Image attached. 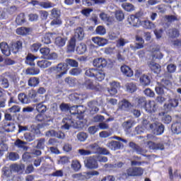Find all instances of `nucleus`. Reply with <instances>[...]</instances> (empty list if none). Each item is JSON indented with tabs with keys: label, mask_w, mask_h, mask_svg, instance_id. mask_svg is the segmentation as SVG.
Here are the masks:
<instances>
[{
	"label": "nucleus",
	"mask_w": 181,
	"mask_h": 181,
	"mask_svg": "<svg viewBox=\"0 0 181 181\" xmlns=\"http://www.w3.org/2000/svg\"><path fill=\"white\" fill-rule=\"evenodd\" d=\"M149 148L153 151H163L165 149V145L162 143H155L152 141H149L148 144Z\"/></svg>",
	"instance_id": "25"
},
{
	"label": "nucleus",
	"mask_w": 181,
	"mask_h": 181,
	"mask_svg": "<svg viewBox=\"0 0 181 181\" xmlns=\"http://www.w3.org/2000/svg\"><path fill=\"white\" fill-rule=\"evenodd\" d=\"M3 129H4L6 132H13L15 129V124L12 122L5 123L3 126Z\"/></svg>",
	"instance_id": "45"
},
{
	"label": "nucleus",
	"mask_w": 181,
	"mask_h": 181,
	"mask_svg": "<svg viewBox=\"0 0 181 181\" xmlns=\"http://www.w3.org/2000/svg\"><path fill=\"white\" fill-rule=\"evenodd\" d=\"M171 130L173 134H179L181 133V122H175L171 126Z\"/></svg>",
	"instance_id": "39"
},
{
	"label": "nucleus",
	"mask_w": 181,
	"mask_h": 181,
	"mask_svg": "<svg viewBox=\"0 0 181 181\" xmlns=\"http://www.w3.org/2000/svg\"><path fill=\"white\" fill-rule=\"evenodd\" d=\"M172 74H164V78H163L160 81L161 86L163 87H169V86H172Z\"/></svg>",
	"instance_id": "26"
},
{
	"label": "nucleus",
	"mask_w": 181,
	"mask_h": 181,
	"mask_svg": "<svg viewBox=\"0 0 181 181\" xmlns=\"http://www.w3.org/2000/svg\"><path fill=\"white\" fill-rule=\"evenodd\" d=\"M167 72L165 74H173V73H175L176 71L177 66L175 64H170L167 66Z\"/></svg>",
	"instance_id": "54"
},
{
	"label": "nucleus",
	"mask_w": 181,
	"mask_h": 181,
	"mask_svg": "<svg viewBox=\"0 0 181 181\" xmlns=\"http://www.w3.org/2000/svg\"><path fill=\"white\" fill-rule=\"evenodd\" d=\"M126 90L127 93H135L136 91V85L134 83H127L126 84Z\"/></svg>",
	"instance_id": "47"
},
{
	"label": "nucleus",
	"mask_w": 181,
	"mask_h": 181,
	"mask_svg": "<svg viewBox=\"0 0 181 181\" xmlns=\"http://www.w3.org/2000/svg\"><path fill=\"white\" fill-rule=\"evenodd\" d=\"M85 166L87 169H98V162L93 157L88 158L85 161Z\"/></svg>",
	"instance_id": "12"
},
{
	"label": "nucleus",
	"mask_w": 181,
	"mask_h": 181,
	"mask_svg": "<svg viewBox=\"0 0 181 181\" xmlns=\"http://www.w3.org/2000/svg\"><path fill=\"white\" fill-rule=\"evenodd\" d=\"M120 70L124 76L126 77H132L134 76V71L128 65L124 64L120 67Z\"/></svg>",
	"instance_id": "23"
},
{
	"label": "nucleus",
	"mask_w": 181,
	"mask_h": 181,
	"mask_svg": "<svg viewBox=\"0 0 181 181\" xmlns=\"http://www.w3.org/2000/svg\"><path fill=\"white\" fill-rule=\"evenodd\" d=\"M85 75L87 77L95 78L97 81H103L105 78V72L102 69L90 68L86 71Z\"/></svg>",
	"instance_id": "1"
},
{
	"label": "nucleus",
	"mask_w": 181,
	"mask_h": 181,
	"mask_svg": "<svg viewBox=\"0 0 181 181\" xmlns=\"http://www.w3.org/2000/svg\"><path fill=\"white\" fill-rule=\"evenodd\" d=\"M133 107L134 105L128 101V100L123 99L120 102L119 110H120V111H126V112H129V111H131V108H133Z\"/></svg>",
	"instance_id": "11"
},
{
	"label": "nucleus",
	"mask_w": 181,
	"mask_h": 181,
	"mask_svg": "<svg viewBox=\"0 0 181 181\" xmlns=\"http://www.w3.org/2000/svg\"><path fill=\"white\" fill-rule=\"evenodd\" d=\"M37 66H38L40 69H47V67L52 66V62L47 59L39 60L37 62Z\"/></svg>",
	"instance_id": "37"
},
{
	"label": "nucleus",
	"mask_w": 181,
	"mask_h": 181,
	"mask_svg": "<svg viewBox=\"0 0 181 181\" xmlns=\"http://www.w3.org/2000/svg\"><path fill=\"white\" fill-rule=\"evenodd\" d=\"M62 122L64 124L62 127L63 129H70L71 127L74 128L75 122L74 119L71 118V116H69L67 117L64 118L62 119Z\"/></svg>",
	"instance_id": "15"
},
{
	"label": "nucleus",
	"mask_w": 181,
	"mask_h": 181,
	"mask_svg": "<svg viewBox=\"0 0 181 181\" xmlns=\"http://www.w3.org/2000/svg\"><path fill=\"white\" fill-rule=\"evenodd\" d=\"M1 86L3 88H9V81L8 78L4 77L1 79Z\"/></svg>",
	"instance_id": "64"
},
{
	"label": "nucleus",
	"mask_w": 181,
	"mask_h": 181,
	"mask_svg": "<svg viewBox=\"0 0 181 181\" xmlns=\"http://www.w3.org/2000/svg\"><path fill=\"white\" fill-rule=\"evenodd\" d=\"M25 168V166H23L19 164H13L11 165V169L13 172H17V173H21L22 170Z\"/></svg>",
	"instance_id": "49"
},
{
	"label": "nucleus",
	"mask_w": 181,
	"mask_h": 181,
	"mask_svg": "<svg viewBox=\"0 0 181 181\" xmlns=\"http://www.w3.org/2000/svg\"><path fill=\"white\" fill-rule=\"evenodd\" d=\"M110 86L111 88L109 90V93H110L111 95H115V94L118 93V90L117 88H118L119 83L117 81H112V83H110Z\"/></svg>",
	"instance_id": "41"
},
{
	"label": "nucleus",
	"mask_w": 181,
	"mask_h": 181,
	"mask_svg": "<svg viewBox=\"0 0 181 181\" xmlns=\"http://www.w3.org/2000/svg\"><path fill=\"white\" fill-rule=\"evenodd\" d=\"M40 81H39V78L37 77H31L28 80V86L30 87H36Z\"/></svg>",
	"instance_id": "48"
},
{
	"label": "nucleus",
	"mask_w": 181,
	"mask_h": 181,
	"mask_svg": "<svg viewBox=\"0 0 181 181\" xmlns=\"http://www.w3.org/2000/svg\"><path fill=\"white\" fill-rule=\"evenodd\" d=\"M24 138H25V141H27V142H32V141H35V136L33 134V133L26 132L24 134Z\"/></svg>",
	"instance_id": "59"
},
{
	"label": "nucleus",
	"mask_w": 181,
	"mask_h": 181,
	"mask_svg": "<svg viewBox=\"0 0 181 181\" xmlns=\"http://www.w3.org/2000/svg\"><path fill=\"white\" fill-rule=\"evenodd\" d=\"M53 39V33H47L42 38V42L44 45H50L52 43V40Z\"/></svg>",
	"instance_id": "43"
},
{
	"label": "nucleus",
	"mask_w": 181,
	"mask_h": 181,
	"mask_svg": "<svg viewBox=\"0 0 181 181\" xmlns=\"http://www.w3.org/2000/svg\"><path fill=\"white\" fill-rule=\"evenodd\" d=\"M71 168L75 172H78V170L81 169V164L80 163V161L77 160H73Z\"/></svg>",
	"instance_id": "53"
},
{
	"label": "nucleus",
	"mask_w": 181,
	"mask_h": 181,
	"mask_svg": "<svg viewBox=\"0 0 181 181\" xmlns=\"http://www.w3.org/2000/svg\"><path fill=\"white\" fill-rule=\"evenodd\" d=\"M65 64L66 66H70V67H78V62L75 59H66L65 60Z\"/></svg>",
	"instance_id": "51"
},
{
	"label": "nucleus",
	"mask_w": 181,
	"mask_h": 181,
	"mask_svg": "<svg viewBox=\"0 0 181 181\" xmlns=\"http://www.w3.org/2000/svg\"><path fill=\"white\" fill-rule=\"evenodd\" d=\"M140 83H141L143 86H149V84H151V77L144 74L140 77Z\"/></svg>",
	"instance_id": "44"
},
{
	"label": "nucleus",
	"mask_w": 181,
	"mask_h": 181,
	"mask_svg": "<svg viewBox=\"0 0 181 181\" xmlns=\"http://www.w3.org/2000/svg\"><path fill=\"white\" fill-rule=\"evenodd\" d=\"M147 103L148 101L146 100V98L144 97H141L137 99V105L141 108H145Z\"/></svg>",
	"instance_id": "52"
},
{
	"label": "nucleus",
	"mask_w": 181,
	"mask_h": 181,
	"mask_svg": "<svg viewBox=\"0 0 181 181\" xmlns=\"http://www.w3.org/2000/svg\"><path fill=\"white\" fill-rule=\"evenodd\" d=\"M107 64V59L104 58H96L93 61V66L97 67V69H104Z\"/></svg>",
	"instance_id": "16"
},
{
	"label": "nucleus",
	"mask_w": 181,
	"mask_h": 181,
	"mask_svg": "<svg viewBox=\"0 0 181 181\" xmlns=\"http://www.w3.org/2000/svg\"><path fill=\"white\" fill-rule=\"evenodd\" d=\"M46 136H52L54 138H58V139H64V133L62 132H56L54 130H49L46 132Z\"/></svg>",
	"instance_id": "19"
},
{
	"label": "nucleus",
	"mask_w": 181,
	"mask_h": 181,
	"mask_svg": "<svg viewBox=\"0 0 181 181\" xmlns=\"http://www.w3.org/2000/svg\"><path fill=\"white\" fill-rule=\"evenodd\" d=\"M159 117H161V121L163 124H170L172 122V116L168 115L165 112L158 113Z\"/></svg>",
	"instance_id": "31"
},
{
	"label": "nucleus",
	"mask_w": 181,
	"mask_h": 181,
	"mask_svg": "<svg viewBox=\"0 0 181 181\" xmlns=\"http://www.w3.org/2000/svg\"><path fill=\"white\" fill-rule=\"evenodd\" d=\"M83 87L86 90H91L92 91H99L100 90V86L95 85L94 81L93 79L86 78L85 81L82 83Z\"/></svg>",
	"instance_id": "8"
},
{
	"label": "nucleus",
	"mask_w": 181,
	"mask_h": 181,
	"mask_svg": "<svg viewBox=\"0 0 181 181\" xmlns=\"http://www.w3.org/2000/svg\"><path fill=\"white\" fill-rule=\"evenodd\" d=\"M127 177H135V176H142L144 175V169L141 167L129 168L126 170Z\"/></svg>",
	"instance_id": "5"
},
{
	"label": "nucleus",
	"mask_w": 181,
	"mask_h": 181,
	"mask_svg": "<svg viewBox=\"0 0 181 181\" xmlns=\"http://www.w3.org/2000/svg\"><path fill=\"white\" fill-rule=\"evenodd\" d=\"M76 51L77 54H84V53L87 52V45L85 43L81 42L78 45Z\"/></svg>",
	"instance_id": "40"
},
{
	"label": "nucleus",
	"mask_w": 181,
	"mask_h": 181,
	"mask_svg": "<svg viewBox=\"0 0 181 181\" xmlns=\"http://www.w3.org/2000/svg\"><path fill=\"white\" fill-rule=\"evenodd\" d=\"M37 122H40L42 127H46L47 125V122H50V119L47 117V115H45V113H38L35 118Z\"/></svg>",
	"instance_id": "14"
},
{
	"label": "nucleus",
	"mask_w": 181,
	"mask_h": 181,
	"mask_svg": "<svg viewBox=\"0 0 181 181\" xmlns=\"http://www.w3.org/2000/svg\"><path fill=\"white\" fill-rule=\"evenodd\" d=\"M37 59V57L35 56L32 53H28L25 57V63L31 67H35L36 64H35V60Z\"/></svg>",
	"instance_id": "24"
},
{
	"label": "nucleus",
	"mask_w": 181,
	"mask_h": 181,
	"mask_svg": "<svg viewBox=\"0 0 181 181\" xmlns=\"http://www.w3.org/2000/svg\"><path fill=\"white\" fill-rule=\"evenodd\" d=\"M74 37L78 40H83L84 39V29L81 27L76 28Z\"/></svg>",
	"instance_id": "36"
},
{
	"label": "nucleus",
	"mask_w": 181,
	"mask_h": 181,
	"mask_svg": "<svg viewBox=\"0 0 181 181\" xmlns=\"http://www.w3.org/2000/svg\"><path fill=\"white\" fill-rule=\"evenodd\" d=\"M76 138L80 142H86L88 138V134L84 132H81L77 134Z\"/></svg>",
	"instance_id": "46"
},
{
	"label": "nucleus",
	"mask_w": 181,
	"mask_h": 181,
	"mask_svg": "<svg viewBox=\"0 0 181 181\" xmlns=\"http://www.w3.org/2000/svg\"><path fill=\"white\" fill-rule=\"evenodd\" d=\"M52 69L54 73L57 74V78H62L64 74H67V71L69 70L66 63H59L57 66L52 67Z\"/></svg>",
	"instance_id": "3"
},
{
	"label": "nucleus",
	"mask_w": 181,
	"mask_h": 181,
	"mask_svg": "<svg viewBox=\"0 0 181 181\" xmlns=\"http://www.w3.org/2000/svg\"><path fill=\"white\" fill-rule=\"evenodd\" d=\"M30 30H32L30 28L21 27L16 30V33L20 35V36H26V35L30 33Z\"/></svg>",
	"instance_id": "33"
},
{
	"label": "nucleus",
	"mask_w": 181,
	"mask_h": 181,
	"mask_svg": "<svg viewBox=\"0 0 181 181\" xmlns=\"http://www.w3.org/2000/svg\"><path fill=\"white\" fill-rule=\"evenodd\" d=\"M87 125V119H84V113L76 116L74 128L76 129H83Z\"/></svg>",
	"instance_id": "9"
},
{
	"label": "nucleus",
	"mask_w": 181,
	"mask_h": 181,
	"mask_svg": "<svg viewBox=\"0 0 181 181\" xmlns=\"http://www.w3.org/2000/svg\"><path fill=\"white\" fill-rule=\"evenodd\" d=\"M135 39L136 42H139V43L136 42L135 46L131 45L130 46L131 49H132V50H138L139 49H144V45L145 43V40H144V38H142L139 35H136Z\"/></svg>",
	"instance_id": "18"
},
{
	"label": "nucleus",
	"mask_w": 181,
	"mask_h": 181,
	"mask_svg": "<svg viewBox=\"0 0 181 181\" xmlns=\"http://www.w3.org/2000/svg\"><path fill=\"white\" fill-rule=\"evenodd\" d=\"M37 144L35 146L37 149H45V142H46V139L45 138H41L37 140Z\"/></svg>",
	"instance_id": "55"
},
{
	"label": "nucleus",
	"mask_w": 181,
	"mask_h": 181,
	"mask_svg": "<svg viewBox=\"0 0 181 181\" xmlns=\"http://www.w3.org/2000/svg\"><path fill=\"white\" fill-rule=\"evenodd\" d=\"M26 74H28V76H37L39 73H40V69L37 67H28L25 70Z\"/></svg>",
	"instance_id": "38"
},
{
	"label": "nucleus",
	"mask_w": 181,
	"mask_h": 181,
	"mask_svg": "<svg viewBox=\"0 0 181 181\" xmlns=\"http://www.w3.org/2000/svg\"><path fill=\"white\" fill-rule=\"evenodd\" d=\"M149 128L154 135H162V133L165 131V126L159 122L149 124Z\"/></svg>",
	"instance_id": "7"
},
{
	"label": "nucleus",
	"mask_w": 181,
	"mask_h": 181,
	"mask_svg": "<svg viewBox=\"0 0 181 181\" xmlns=\"http://www.w3.org/2000/svg\"><path fill=\"white\" fill-rule=\"evenodd\" d=\"M122 8L124 9V11H127V12H132V11L135 10V7H134V5L129 3L122 4Z\"/></svg>",
	"instance_id": "60"
},
{
	"label": "nucleus",
	"mask_w": 181,
	"mask_h": 181,
	"mask_svg": "<svg viewBox=\"0 0 181 181\" xmlns=\"http://www.w3.org/2000/svg\"><path fill=\"white\" fill-rule=\"evenodd\" d=\"M93 42L98 45V46H105L107 43H108V40L105 38L100 37H95L92 38Z\"/></svg>",
	"instance_id": "35"
},
{
	"label": "nucleus",
	"mask_w": 181,
	"mask_h": 181,
	"mask_svg": "<svg viewBox=\"0 0 181 181\" xmlns=\"http://www.w3.org/2000/svg\"><path fill=\"white\" fill-rule=\"evenodd\" d=\"M99 16L103 22H112V18L105 13H101Z\"/></svg>",
	"instance_id": "56"
},
{
	"label": "nucleus",
	"mask_w": 181,
	"mask_h": 181,
	"mask_svg": "<svg viewBox=\"0 0 181 181\" xmlns=\"http://www.w3.org/2000/svg\"><path fill=\"white\" fill-rule=\"evenodd\" d=\"M76 42H77V40H76V37H71L66 46L67 53H74V52L76 50Z\"/></svg>",
	"instance_id": "21"
},
{
	"label": "nucleus",
	"mask_w": 181,
	"mask_h": 181,
	"mask_svg": "<svg viewBox=\"0 0 181 181\" xmlns=\"http://www.w3.org/2000/svg\"><path fill=\"white\" fill-rule=\"evenodd\" d=\"M31 5H33V6H36L37 8H44L45 9H47L49 8H53L54 5L50 2H41L39 3L36 1H33L31 2Z\"/></svg>",
	"instance_id": "22"
},
{
	"label": "nucleus",
	"mask_w": 181,
	"mask_h": 181,
	"mask_svg": "<svg viewBox=\"0 0 181 181\" xmlns=\"http://www.w3.org/2000/svg\"><path fill=\"white\" fill-rule=\"evenodd\" d=\"M98 175H100V173L98 171H89L86 173V179H91L93 176H98Z\"/></svg>",
	"instance_id": "62"
},
{
	"label": "nucleus",
	"mask_w": 181,
	"mask_h": 181,
	"mask_svg": "<svg viewBox=\"0 0 181 181\" xmlns=\"http://www.w3.org/2000/svg\"><path fill=\"white\" fill-rule=\"evenodd\" d=\"M129 146L130 148H132V149H134V151H135V152H136V153L138 155H143V156H146V155L143 154L144 153V149H142V148H141V146H139L136 144L131 141L129 144Z\"/></svg>",
	"instance_id": "34"
},
{
	"label": "nucleus",
	"mask_w": 181,
	"mask_h": 181,
	"mask_svg": "<svg viewBox=\"0 0 181 181\" xmlns=\"http://www.w3.org/2000/svg\"><path fill=\"white\" fill-rule=\"evenodd\" d=\"M115 15L116 19L119 22H121V21H124V18H125L124 13L121 10L116 11Z\"/></svg>",
	"instance_id": "58"
},
{
	"label": "nucleus",
	"mask_w": 181,
	"mask_h": 181,
	"mask_svg": "<svg viewBox=\"0 0 181 181\" xmlns=\"http://www.w3.org/2000/svg\"><path fill=\"white\" fill-rule=\"evenodd\" d=\"M66 42H67V37L59 36L55 38L54 45L57 47H64L66 46Z\"/></svg>",
	"instance_id": "28"
},
{
	"label": "nucleus",
	"mask_w": 181,
	"mask_h": 181,
	"mask_svg": "<svg viewBox=\"0 0 181 181\" xmlns=\"http://www.w3.org/2000/svg\"><path fill=\"white\" fill-rule=\"evenodd\" d=\"M95 33L97 35H100V36H103L107 33V30H105V28L103 25H99L95 29Z\"/></svg>",
	"instance_id": "57"
},
{
	"label": "nucleus",
	"mask_w": 181,
	"mask_h": 181,
	"mask_svg": "<svg viewBox=\"0 0 181 181\" xmlns=\"http://www.w3.org/2000/svg\"><path fill=\"white\" fill-rule=\"evenodd\" d=\"M23 49V39L21 38L18 40L12 42L11 43V50L14 54H16L21 52Z\"/></svg>",
	"instance_id": "6"
},
{
	"label": "nucleus",
	"mask_w": 181,
	"mask_h": 181,
	"mask_svg": "<svg viewBox=\"0 0 181 181\" xmlns=\"http://www.w3.org/2000/svg\"><path fill=\"white\" fill-rule=\"evenodd\" d=\"M0 49L1 50V53L4 54V56H11V49H9V45H8V43L5 42H1Z\"/></svg>",
	"instance_id": "27"
},
{
	"label": "nucleus",
	"mask_w": 181,
	"mask_h": 181,
	"mask_svg": "<svg viewBox=\"0 0 181 181\" xmlns=\"http://www.w3.org/2000/svg\"><path fill=\"white\" fill-rule=\"evenodd\" d=\"M34 107L39 114H45L47 111V106L44 104V102L34 105Z\"/></svg>",
	"instance_id": "29"
},
{
	"label": "nucleus",
	"mask_w": 181,
	"mask_h": 181,
	"mask_svg": "<svg viewBox=\"0 0 181 181\" xmlns=\"http://www.w3.org/2000/svg\"><path fill=\"white\" fill-rule=\"evenodd\" d=\"M144 110L148 114H153V112H156L158 110L156 102L154 100H148L146 104Z\"/></svg>",
	"instance_id": "13"
},
{
	"label": "nucleus",
	"mask_w": 181,
	"mask_h": 181,
	"mask_svg": "<svg viewBox=\"0 0 181 181\" xmlns=\"http://www.w3.org/2000/svg\"><path fill=\"white\" fill-rule=\"evenodd\" d=\"M36 95H37L36 92L35 90H31L28 93V95L25 93H19L18 98L21 104H29L36 98Z\"/></svg>",
	"instance_id": "2"
},
{
	"label": "nucleus",
	"mask_w": 181,
	"mask_h": 181,
	"mask_svg": "<svg viewBox=\"0 0 181 181\" xmlns=\"http://www.w3.org/2000/svg\"><path fill=\"white\" fill-rule=\"evenodd\" d=\"M64 81L66 84H67V86H69V87H75L76 84H77V79L71 76H68L65 78Z\"/></svg>",
	"instance_id": "42"
},
{
	"label": "nucleus",
	"mask_w": 181,
	"mask_h": 181,
	"mask_svg": "<svg viewBox=\"0 0 181 181\" xmlns=\"http://www.w3.org/2000/svg\"><path fill=\"white\" fill-rule=\"evenodd\" d=\"M8 160H11L12 162H15L18 160H19V153H18L17 152H10L8 153Z\"/></svg>",
	"instance_id": "50"
},
{
	"label": "nucleus",
	"mask_w": 181,
	"mask_h": 181,
	"mask_svg": "<svg viewBox=\"0 0 181 181\" xmlns=\"http://www.w3.org/2000/svg\"><path fill=\"white\" fill-rule=\"evenodd\" d=\"M81 107V105H74L70 107L69 112L71 114V115H76L78 117V115H81V114H84V110H80L78 108Z\"/></svg>",
	"instance_id": "30"
},
{
	"label": "nucleus",
	"mask_w": 181,
	"mask_h": 181,
	"mask_svg": "<svg viewBox=\"0 0 181 181\" xmlns=\"http://www.w3.org/2000/svg\"><path fill=\"white\" fill-rule=\"evenodd\" d=\"M106 146L109 148L111 151H118V149H121V148H124V144L119 141H111L106 144Z\"/></svg>",
	"instance_id": "17"
},
{
	"label": "nucleus",
	"mask_w": 181,
	"mask_h": 181,
	"mask_svg": "<svg viewBox=\"0 0 181 181\" xmlns=\"http://www.w3.org/2000/svg\"><path fill=\"white\" fill-rule=\"evenodd\" d=\"M71 98L73 101H77L80 103V101H84V100H87L88 98V93L83 92V93H74L70 95Z\"/></svg>",
	"instance_id": "10"
},
{
	"label": "nucleus",
	"mask_w": 181,
	"mask_h": 181,
	"mask_svg": "<svg viewBox=\"0 0 181 181\" xmlns=\"http://www.w3.org/2000/svg\"><path fill=\"white\" fill-rule=\"evenodd\" d=\"M148 67L150 68L151 71L153 73H155L156 74H159V73H160V71L162 70L160 65L156 62L150 63Z\"/></svg>",
	"instance_id": "32"
},
{
	"label": "nucleus",
	"mask_w": 181,
	"mask_h": 181,
	"mask_svg": "<svg viewBox=\"0 0 181 181\" xmlns=\"http://www.w3.org/2000/svg\"><path fill=\"white\" fill-rule=\"evenodd\" d=\"M60 10L54 8L51 11V15L54 20L52 23H62V19H60Z\"/></svg>",
	"instance_id": "20"
},
{
	"label": "nucleus",
	"mask_w": 181,
	"mask_h": 181,
	"mask_svg": "<svg viewBox=\"0 0 181 181\" xmlns=\"http://www.w3.org/2000/svg\"><path fill=\"white\" fill-rule=\"evenodd\" d=\"M16 23H25L26 22V18L25 17V14L21 13L16 18Z\"/></svg>",
	"instance_id": "61"
},
{
	"label": "nucleus",
	"mask_w": 181,
	"mask_h": 181,
	"mask_svg": "<svg viewBox=\"0 0 181 181\" xmlns=\"http://www.w3.org/2000/svg\"><path fill=\"white\" fill-rule=\"evenodd\" d=\"M81 74V69L80 68H73L69 71L71 76H78Z\"/></svg>",
	"instance_id": "63"
},
{
	"label": "nucleus",
	"mask_w": 181,
	"mask_h": 181,
	"mask_svg": "<svg viewBox=\"0 0 181 181\" xmlns=\"http://www.w3.org/2000/svg\"><path fill=\"white\" fill-rule=\"evenodd\" d=\"M40 52L41 53L43 59H46L47 60H56L58 56L56 52L50 53V48L42 47L40 48Z\"/></svg>",
	"instance_id": "4"
}]
</instances>
